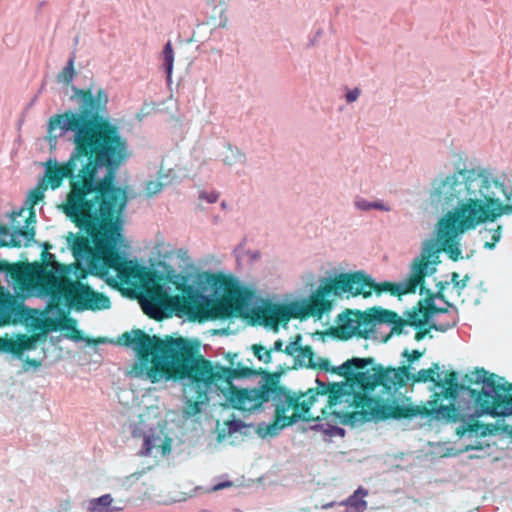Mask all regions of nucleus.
<instances>
[{
  "instance_id": "c9c22d12",
  "label": "nucleus",
  "mask_w": 512,
  "mask_h": 512,
  "mask_svg": "<svg viewBox=\"0 0 512 512\" xmlns=\"http://www.w3.org/2000/svg\"><path fill=\"white\" fill-rule=\"evenodd\" d=\"M423 355V352L421 351H418V350H413V351H409L407 349H405L402 353V356L407 358V361H408V365H410L411 363H413L414 361H417L418 359H420Z\"/></svg>"
},
{
  "instance_id": "4c0bfd02",
  "label": "nucleus",
  "mask_w": 512,
  "mask_h": 512,
  "mask_svg": "<svg viewBox=\"0 0 512 512\" xmlns=\"http://www.w3.org/2000/svg\"><path fill=\"white\" fill-rule=\"evenodd\" d=\"M371 203L372 202H368L367 200L364 199H357L355 201V206L360 210L368 211L372 209Z\"/></svg>"
},
{
  "instance_id": "aec40b11",
  "label": "nucleus",
  "mask_w": 512,
  "mask_h": 512,
  "mask_svg": "<svg viewBox=\"0 0 512 512\" xmlns=\"http://www.w3.org/2000/svg\"><path fill=\"white\" fill-rule=\"evenodd\" d=\"M36 338L25 334H19L16 339L0 337V351L9 352L21 357L23 352L34 348Z\"/></svg>"
},
{
  "instance_id": "49530a36",
  "label": "nucleus",
  "mask_w": 512,
  "mask_h": 512,
  "mask_svg": "<svg viewBox=\"0 0 512 512\" xmlns=\"http://www.w3.org/2000/svg\"><path fill=\"white\" fill-rule=\"evenodd\" d=\"M438 313H445V314H447V313H449V310H448V308L438 307L437 314Z\"/></svg>"
},
{
  "instance_id": "f3484780",
  "label": "nucleus",
  "mask_w": 512,
  "mask_h": 512,
  "mask_svg": "<svg viewBox=\"0 0 512 512\" xmlns=\"http://www.w3.org/2000/svg\"><path fill=\"white\" fill-rule=\"evenodd\" d=\"M253 316L259 324L277 329L280 323L286 324L294 316L289 306L284 304H268L254 309Z\"/></svg>"
},
{
  "instance_id": "0eeeda50",
  "label": "nucleus",
  "mask_w": 512,
  "mask_h": 512,
  "mask_svg": "<svg viewBox=\"0 0 512 512\" xmlns=\"http://www.w3.org/2000/svg\"><path fill=\"white\" fill-rule=\"evenodd\" d=\"M238 355L228 353L226 359L229 367L219 363L202 358L192 366V373L195 381L200 386V395L205 396V392L211 386H217L218 393L227 397L232 407L241 411L251 412L261 407L267 401V397L260 393L258 388L239 389L233 384L235 379L250 378L258 376L262 369H253L236 362Z\"/></svg>"
},
{
  "instance_id": "9d476101",
  "label": "nucleus",
  "mask_w": 512,
  "mask_h": 512,
  "mask_svg": "<svg viewBox=\"0 0 512 512\" xmlns=\"http://www.w3.org/2000/svg\"><path fill=\"white\" fill-rule=\"evenodd\" d=\"M40 290L51 297L52 301H65L69 309L81 311H97L109 309L111 302L108 296L93 290L88 284L57 276L46 271L38 277Z\"/></svg>"
},
{
  "instance_id": "de8ad7c7",
  "label": "nucleus",
  "mask_w": 512,
  "mask_h": 512,
  "mask_svg": "<svg viewBox=\"0 0 512 512\" xmlns=\"http://www.w3.org/2000/svg\"><path fill=\"white\" fill-rule=\"evenodd\" d=\"M467 279H468V277L466 276L464 279L459 280L460 285H461V284H463V283H465V284H466Z\"/></svg>"
},
{
  "instance_id": "5701e85b",
  "label": "nucleus",
  "mask_w": 512,
  "mask_h": 512,
  "mask_svg": "<svg viewBox=\"0 0 512 512\" xmlns=\"http://www.w3.org/2000/svg\"><path fill=\"white\" fill-rule=\"evenodd\" d=\"M457 322L458 319L456 315H450L449 320L446 322H428V324L425 326L415 327L417 331L415 333L414 339L416 341L423 340L431 330L446 332L449 329L455 327L457 325Z\"/></svg>"
},
{
  "instance_id": "f8f14e48",
  "label": "nucleus",
  "mask_w": 512,
  "mask_h": 512,
  "mask_svg": "<svg viewBox=\"0 0 512 512\" xmlns=\"http://www.w3.org/2000/svg\"><path fill=\"white\" fill-rule=\"evenodd\" d=\"M482 197V223L512 213V188L487 169H482Z\"/></svg>"
},
{
  "instance_id": "1a4fd4ad",
  "label": "nucleus",
  "mask_w": 512,
  "mask_h": 512,
  "mask_svg": "<svg viewBox=\"0 0 512 512\" xmlns=\"http://www.w3.org/2000/svg\"><path fill=\"white\" fill-rule=\"evenodd\" d=\"M374 363L373 358H351L345 361L339 367L330 366V361L327 358H320L317 363H315V368H318L323 371H331L340 376L345 377V381L343 383H350V379L353 378L357 374H366L368 380L367 388L360 387L359 385H353V393H357L358 391L368 395L372 393L376 387L382 386L383 389L388 394H393L396 392L398 388L403 387L405 384L404 378L408 375V366H401L398 368H384L382 365H377L372 368V373L370 371L362 372L360 370L365 369L367 366L372 365Z\"/></svg>"
},
{
  "instance_id": "37998d69",
  "label": "nucleus",
  "mask_w": 512,
  "mask_h": 512,
  "mask_svg": "<svg viewBox=\"0 0 512 512\" xmlns=\"http://www.w3.org/2000/svg\"><path fill=\"white\" fill-rule=\"evenodd\" d=\"M202 199H206L209 203H214L218 200V194L217 193H209V194H201L200 196Z\"/></svg>"
},
{
  "instance_id": "c85d7f7f",
  "label": "nucleus",
  "mask_w": 512,
  "mask_h": 512,
  "mask_svg": "<svg viewBox=\"0 0 512 512\" xmlns=\"http://www.w3.org/2000/svg\"><path fill=\"white\" fill-rule=\"evenodd\" d=\"M75 76L74 70V57L70 58L67 65L62 69L58 75V81L65 84H70Z\"/></svg>"
},
{
  "instance_id": "8fccbe9b",
  "label": "nucleus",
  "mask_w": 512,
  "mask_h": 512,
  "mask_svg": "<svg viewBox=\"0 0 512 512\" xmlns=\"http://www.w3.org/2000/svg\"><path fill=\"white\" fill-rule=\"evenodd\" d=\"M472 448H473V449H477V450H478V449H480V444H477V445H475V446H472Z\"/></svg>"
},
{
  "instance_id": "09e8293b",
  "label": "nucleus",
  "mask_w": 512,
  "mask_h": 512,
  "mask_svg": "<svg viewBox=\"0 0 512 512\" xmlns=\"http://www.w3.org/2000/svg\"><path fill=\"white\" fill-rule=\"evenodd\" d=\"M44 248H45V250L47 251L49 248H51V246H50L49 244L45 243V244H44Z\"/></svg>"
},
{
  "instance_id": "6e6552de",
  "label": "nucleus",
  "mask_w": 512,
  "mask_h": 512,
  "mask_svg": "<svg viewBox=\"0 0 512 512\" xmlns=\"http://www.w3.org/2000/svg\"><path fill=\"white\" fill-rule=\"evenodd\" d=\"M169 281L175 285L181 295H169L162 286L155 285L147 289L140 300L143 312L158 321L166 316L165 311L175 312L177 315H187L189 319L203 318L201 294L193 285L188 284L186 277L177 274L169 277Z\"/></svg>"
},
{
  "instance_id": "4be33fe9",
  "label": "nucleus",
  "mask_w": 512,
  "mask_h": 512,
  "mask_svg": "<svg viewBox=\"0 0 512 512\" xmlns=\"http://www.w3.org/2000/svg\"><path fill=\"white\" fill-rule=\"evenodd\" d=\"M47 188L48 187H47L46 183L39 181L38 184L36 185V187L29 194L28 199H29L31 207L28 210L22 208L19 211L12 212L11 222L17 224V222H19L17 220L18 217H22L25 220L26 217L29 216V211L31 209L34 211L33 206L36 205L39 201H41L44 198V193Z\"/></svg>"
},
{
  "instance_id": "2eb2a0df",
  "label": "nucleus",
  "mask_w": 512,
  "mask_h": 512,
  "mask_svg": "<svg viewBox=\"0 0 512 512\" xmlns=\"http://www.w3.org/2000/svg\"><path fill=\"white\" fill-rule=\"evenodd\" d=\"M435 297L428 294L425 299L417 302L412 309L403 313L405 318L397 314L394 326L391 327V334L401 335L404 333L405 326L420 327L428 324L430 318L437 314L438 307L434 302Z\"/></svg>"
},
{
  "instance_id": "473e14b6",
  "label": "nucleus",
  "mask_w": 512,
  "mask_h": 512,
  "mask_svg": "<svg viewBox=\"0 0 512 512\" xmlns=\"http://www.w3.org/2000/svg\"><path fill=\"white\" fill-rule=\"evenodd\" d=\"M88 273V270L80 263H75L73 265V274L77 281H81L82 279L86 278Z\"/></svg>"
},
{
  "instance_id": "393cba45",
  "label": "nucleus",
  "mask_w": 512,
  "mask_h": 512,
  "mask_svg": "<svg viewBox=\"0 0 512 512\" xmlns=\"http://www.w3.org/2000/svg\"><path fill=\"white\" fill-rule=\"evenodd\" d=\"M493 222L494 221H487L482 223V239L484 240V247L488 249L494 248L502 235V227L500 225L488 227V225L493 224Z\"/></svg>"
},
{
  "instance_id": "e433bc0d",
  "label": "nucleus",
  "mask_w": 512,
  "mask_h": 512,
  "mask_svg": "<svg viewBox=\"0 0 512 512\" xmlns=\"http://www.w3.org/2000/svg\"><path fill=\"white\" fill-rule=\"evenodd\" d=\"M233 486V482L230 481V480H225V481H222V482H219L215 485H213L208 491L209 492H216V491H220V490H223V489H226V488H230Z\"/></svg>"
},
{
  "instance_id": "a18cd8bd",
  "label": "nucleus",
  "mask_w": 512,
  "mask_h": 512,
  "mask_svg": "<svg viewBox=\"0 0 512 512\" xmlns=\"http://www.w3.org/2000/svg\"><path fill=\"white\" fill-rule=\"evenodd\" d=\"M25 362L29 366H32V367H35V368H37V367H39L41 365V362L39 360L31 359V358H27Z\"/></svg>"
},
{
  "instance_id": "2f4dec72",
  "label": "nucleus",
  "mask_w": 512,
  "mask_h": 512,
  "mask_svg": "<svg viewBox=\"0 0 512 512\" xmlns=\"http://www.w3.org/2000/svg\"><path fill=\"white\" fill-rule=\"evenodd\" d=\"M230 155H226L223 158V161L227 165H233L236 162H242L244 160V155L240 153L238 150L234 151L233 149L229 148Z\"/></svg>"
},
{
  "instance_id": "f03ea898",
  "label": "nucleus",
  "mask_w": 512,
  "mask_h": 512,
  "mask_svg": "<svg viewBox=\"0 0 512 512\" xmlns=\"http://www.w3.org/2000/svg\"><path fill=\"white\" fill-rule=\"evenodd\" d=\"M473 182L474 180L466 177V171L463 170L446 177L434 188L432 197L435 201L447 207L454 204L456 206L438 222L436 239L423 242L421 253L412 261L410 275L403 283H375L364 272L348 273L349 280L353 282L352 296L362 295L367 298L373 291L378 295L389 292L394 296L414 293L418 287L423 289L425 278L436 272L441 252L457 261L461 254L457 237L480 224V199L469 198L474 192Z\"/></svg>"
},
{
  "instance_id": "a211bd4d",
  "label": "nucleus",
  "mask_w": 512,
  "mask_h": 512,
  "mask_svg": "<svg viewBox=\"0 0 512 512\" xmlns=\"http://www.w3.org/2000/svg\"><path fill=\"white\" fill-rule=\"evenodd\" d=\"M171 438L163 433L162 430H151L145 435L141 454L144 456H165L171 451Z\"/></svg>"
},
{
  "instance_id": "412c9836",
  "label": "nucleus",
  "mask_w": 512,
  "mask_h": 512,
  "mask_svg": "<svg viewBox=\"0 0 512 512\" xmlns=\"http://www.w3.org/2000/svg\"><path fill=\"white\" fill-rule=\"evenodd\" d=\"M201 297H203V296L201 295ZM201 299L202 298H200V302H202ZM201 304L204 309V314H203V318L198 319L199 321H203V320H206L209 318L210 319H226V318L231 317L236 310L235 303L232 301V299H229V298H225V299L214 302L212 304V306L210 307V309H206V306L203 303H201Z\"/></svg>"
},
{
  "instance_id": "ddd939ff",
  "label": "nucleus",
  "mask_w": 512,
  "mask_h": 512,
  "mask_svg": "<svg viewBox=\"0 0 512 512\" xmlns=\"http://www.w3.org/2000/svg\"><path fill=\"white\" fill-rule=\"evenodd\" d=\"M482 414L512 415V383L482 368Z\"/></svg>"
},
{
  "instance_id": "58836bf2",
  "label": "nucleus",
  "mask_w": 512,
  "mask_h": 512,
  "mask_svg": "<svg viewBox=\"0 0 512 512\" xmlns=\"http://www.w3.org/2000/svg\"><path fill=\"white\" fill-rule=\"evenodd\" d=\"M360 95V89L358 88H355L353 90H350L347 94H346V100L348 103H352L354 101L357 100V98L359 97Z\"/></svg>"
},
{
  "instance_id": "c756f323",
  "label": "nucleus",
  "mask_w": 512,
  "mask_h": 512,
  "mask_svg": "<svg viewBox=\"0 0 512 512\" xmlns=\"http://www.w3.org/2000/svg\"><path fill=\"white\" fill-rule=\"evenodd\" d=\"M252 350H253V353L255 355V357L265 363V364H268L272 361V354H271V350L269 349H266L264 346H262L261 344H254L252 345Z\"/></svg>"
},
{
  "instance_id": "79ce46f5",
  "label": "nucleus",
  "mask_w": 512,
  "mask_h": 512,
  "mask_svg": "<svg viewBox=\"0 0 512 512\" xmlns=\"http://www.w3.org/2000/svg\"><path fill=\"white\" fill-rule=\"evenodd\" d=\"M451 281L452 283L454 284L455 287L459 288V289H463L466 284L463 283L460 285V282H459V274L457 272H453L452 275H451Z\"/></svg>"
},
{
  "instance_id": "72a5a7b5",
  "label": "nucleus",
  "mask_w": 512,
  "mask_h": 512,
  "mask_svg": "<svg viewBox=\"0 0 512 512\" xmlns=\"http://www.w3.org/2000/svg\"><path fill=\"white\" fill-rule=\"evenodd\" d=\"M448 285V282H439L436 286H437V292L436 293H429V295L437 298V299H440V300H443L449 307H451V303H449L448 301H446L445 299V295L443 293L445 287Z\"/></svg>"
},
{
  "instance_id": "dca6fc26",
  "label": "nucleus",
  "mask_w": 512,
  "mask_h": 512,
  "mask_svg": "<svg viewBox=\"0 0 512 512\" xmlns=\"http://www.w3.org/2000/svg\"><path fill=\"white\" fill-rule=\"evenodd\" d=\"M36 223V215L35 211L32 209L29 211V216L25 219V226L21 227L20 222L12 223L13 225V233L11 234V238L9 242L0 239V247L11 246V247H21L23 238L25 240L24 245L28 246L31 241H33L35 236V225ZM9 235V228L5 225H0V237Z\"/></svg>"
},
{
  "instance_id": "f704fd0d",
  "label": "nucleus",
  "mask_w": 512,
  "mask_h": 512,
  "mask_svg": "<svg viewBox=\"0 0 512 512\" xmlns=\"http://www.w3.org/2000/svg\"><path fill=\"white\" fill-rule=\"evenodd\" d=\"M62 328L67 329V330H72L75 333V335L73 336V339H75V340L80 339V332L76 329L75 320H73L72 318H66L63 321Z\"/></svg>"
},
{
  "instance_id": "4468645a",
  "label": "nucleus",
  "mask_w": 512,
  "mask_h": 512,
  "mask_svg": "<svg viewBox=\"0 0 512 512\" xmlns=\"http://www.w3.org/2000/svg\"><path fill=\"white\" fill-rule=\"evenodd\" d=\"M350 281L348 273H341L334 278L325 279L304 304L303 314L321 318L332 309L334 299H330V297L335 298L343 294L352 296V282Z\"/></svg>"
},
{
  "instance_id": "6ab92c4d",
  "label": "nucleus",
  "mask_w": 512,
  "mask_h": 512,
  "mask_svg": "<svg viewBox=\"0 0 512 512\" xmlns=\"http://www.w3.org/2000/svg\"><path fill=\"white\" fill-rule=\"evenodd\" d=\"M302 335L296 334L285 347L284 353L294 357V367L315 368L314 352L309 345L301 346Z\"/></svg>"
},
{
  "instance_id": "bb28decb",
  "label": "nucleus",
  "mask_w": 512,
  "mask_h": 512,
  "mask_svg": "<svg viewBox=\"0 0 512 512\" xmlns=\"http://www.w3.org/2000/svg\"><path fill=\"white\" fill-rule=\"evenodd\" d=\"M173 63H174V51L172 47L171 41H168L163 49V66L167 73L168 79H170L172 71H173Z\"/></svg>"
},
{
  "instance_id": "a878e982",
  "label": "nucleus",
  "mask_w": 512,
  "mask_h": 512,
  "mask_svg": "<svg viewBox=\"0 0 512 512\" xmlns=\"http://www.w3.org/2000/svg\"><path fill=\"white\" fill-rule=\"evenodd\" d=\"M368 491L359 487L345 502L347 506L353 507L357 512H363L367 507V502L363 500Z\"/></svg>"
},
{
  "instance_id": "b1692460",
  "label": "nucleus",
  "mask_w": 512,
  "mask_h": 512,
  "mask_svg": "<svg viewBox=\"0 0 512 512\" xmlns=\"http://www.w3.org/2000/svg\"><path fill=\"white\" fill-rule=\"evenodd\" d=\"M121 508L113 506V498L110 494L102 495L89 500L87 512H115Z\"/></svg>"
},
{
  "instance_id": "f257e3e1",
  "label": "nucleus",
  "mask_w": 512,
  "mask_h": 512,
  "mask_svg": "<svg viewBox=\"0 0 512 512\" xmlns=\"http://www.w3.org/2000/svg\"><path fill=\"white\" fill-rule=\"evenodd\" d=\"M79 112L56 114L49 120L50 132L72 131L74 149L66 162L49 160L41 182L55 190L69 180V191L61 205L67 217L77 218L92 202L126 191L116 184L119 168L130 156L128 142L117 125L104 117L109 101L102 88H73Z\"/></svg>"
},
{
  "instance_id": "7c9ffc66",
  "label": "nucleus",
  "mask_w": 512,
  "mask_h": 512,
  "mask_svg": "<svg viewBox=\"0 0 512 512\" xmlns=\"http://www.w3.org/2000/svg\"><path fill=\"white\" fill-rule=\"evenodd\" d=\"M164 184L160 181H148L145 186V194L152 197L162 191Z\"/></svg>"
},
{
  "instance_id": "c03bdc74",
  "label": "nucleus",
  "mask_w": 512,
  "mask_h": 512,
  "mask_svg": "<svg viewBox=\"0 0 512 512\" xmlns=\"http://www.w3.org/2000/svg\"><path fill=\"white\" fill-rule=\"evenodd\" d=\"M372 209H378L383 211H390L391 208L389 206H386L385 204L375 201L371 203Z\"/></svg>"
},
{
  "instance_id": "39448f33",
  "label": "nucleus",
  "mask_w": 512,
  "mask_h": 512,
  "mask_svg": "<svg viewBox=\"0 0 512 512\" xmlns=\"http://www.w3.org/2000/svg\"><path fill=\"white\" fill-rule=\"evenodd\" d=\"M119 343L133 347L143 363L150 362L146 368V377L151 383L161 380L183 381L187 380L188 387L194 392L195 401L188 399L183 406V416L187 419L199 414L202 405L208 400L209 393H218L217 386H211L200 395L201 388L194 379L192 366L200 359L205 358L197 341L184 337L166 336L164 339L158 336H150L141 329L125 332L119 338Z\"/></svg>"
},
{
  "instance_id": "9b49d317",
  "label": "nucleus",
  "mask_w": 512,
  "mask_h": 512,
  "mask_svg": "<svg viewBox=\"0 0 512 512\" xmlns=\"http://www.w3.org/2000/svg\"><path fill=\"white\" fill-rule=\"evenodd\" d=\"M397 313L380 306L371 307L365 311L346 310L338 316L336 334L342 340L353 336L367 339L377 324L394 326Z\"/></svg>"
},
{
  "instance_id": "cd10ccee",
  "label": "nucleus",
  "mask_w": 512,
  "mask_h": 512,
  "mask_svg": "<svg viewBox=\"0 0 512 512\" xmlns=\"http://www.w3.org/2000/svg\"><path fill=\"white\" fill-rule=\"evenodd\" d=\"M504 432L512 437V427L508 425H494L482 423V437Z\"/></svg>"
},
{
  "instance_id": "a19ab883",
  "label": "nucleus",
  "mask_w": 512,
  "mask_h": 512,
  "mask_svg": "<svg viewBox=\"0 0 512 512\" xmlns=\"http://www.w3.org/2000/svg\"><path fill=\"white\" fill-rule=\"evenodd\" d=\"M283 345L284 342L281 339H278L274 342L273 346L269 350H271V353L274 351L284 353L285 348H283Z\"/></svg>"
},
{
  "instance_id": "20e7f679",
  "label": "nucleus",
  "mask_w": 512,
  "mask_h": 512,
  "mask_svg": "<svg viewBox=\"0 0 512 512\" xmlns=\"http://www.w3.org/2000/svg\"><path fill=\"white\" fill-rule=\"evenodd\" d=\"M127 192H121L92 202L82 208L80 217H68L88 237L70 233L68 243L76 259H87L89 269L96 275L113 269L123 282L134 276L135 266L118 250L122 238V214L127 205Z\"/></svg>"
},
{
  "instance_id": "423d86ee",
  "label": "nucleus",
  "mask_w": 512,
  "mask_h": 512,
  "mask_svg": "<svg viewBox=\"0 0 512 512\" xmlns=\"http://www.w3.org/2000/svg\"><path fill=\"white\" fill-rule=\"evenodd\" d=\"M263 384L258 388L263 396L274 402L275 414L271 423H260L256 429L259 436L265 438L277 436L284 428L296 423L299 419L308 420L309 410L319 396H327L330 408L341 404H349V394L353 385L367 388L369 377L357 374L348 383L326 384L316 380V389H308L305 393H296L279 384L280 373H270L262 369Z\"/></svg>"
},
{
  "instance_id": "7ed1b4c3",
  "label": "nucleus",
  "mask_w": 512,
  "mask_h": 512,
  "mask_svg": "<svg viewBox=\"0 0 512 512\" xmlns=\"http://www.w3.org/2000/svg\"><path fill=\"white\" fill-rule=\"evenodd\" d=\"M408 375L404 381L412 380L415 383L432 382L436 388L428 406H414L400 404L397 399L384 401L380 397H371L361 392L349 394V406L361 409L364 418L371 420L387 419H412L416 416L431 417L437 420L456 423L462 422L456 428L459 437L468 432L477 433L480 429V390L459 382V374L456 371L447 372L444 379L439 377V365L434 363L428 369H421L416 374L410 373V365H407ZM406 383L403 385L405 386Z\"/></svg>"
},
{
  "instance_id": "ea45409f",
  "label": "nucleus",
  "mask_w": 512,
  "mask_h": 512,
  "mask_svg": "<svg viewBox=\"0 0 512 512\" xmlns=\"http://www.w3.org/2000/svg\"><path fill=\"white\" fill-rule=\"evenodd\" d=\"M474 375H475L474 378H469L468 375H465V380H467V382L469 384H471V383L479 384L480 383V368H478V367L475 368Z\"/></svg>"
}]
</instances>
